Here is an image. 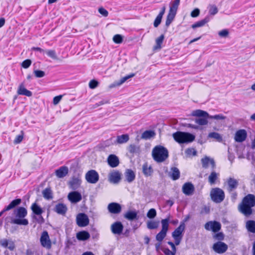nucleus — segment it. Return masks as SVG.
Here are the masks:
<instances>
[{
	"instance_id": "f257e3e1",
	"label": "nucleus",
	"mask_w": 255,
	"mask_h": 255,
	"mask_svg": "<svg viewBox=\"0 0 255 255\" xmlns=\"http://www.w3.org/2000/svg\"><path fill=\"white\" fill-rule=\"evenodd\" d=\"M255 206V196L249 194L246 196L239 204V211L246 216H250L253 213L252 208Z\"/></svg>"
},
{
	"instance_id": "f03ea898",
	"label": "nucleus",
	"mask_w": 255,
	"mask_h": 255,
	"mask_svg": "<svg viewBox=\"0 0 255 255\" xmlns=\"http://www.w3.org/2000/svg\"><path fill=\"white\" fill-rule=\"evenodd\" d=\"M14 218L11 219V223L18 225L26 226L28 224V221L25 217L27 215V211L26 208L23 207H19L14 210L13 212Z\"/></svg>"
},
{
	"instance_id": "7ed1b4c3",
	"label": "nucleus",
	"mask_w": 255,
	"mask_h": 255,
	"mask_svg": "<svg viewBox=\"0 0 255 255\" xmlns=\"http://www.w3.org/2000/svg\"><path fill=\"white\" fill-rule=\"evenodd\" d=\"M152 156L155 161L161 163L168 158V151L166 148L162 145H156L152 149Z\"/></svg>"
},
{
	"instance_id": "20e7f679",
	"label": "nucleus",
	"mask_w": 255,
	"mask_h": 255,
	"mask_svg": "<svg viewBox=\"0 0 255 255\" xmlns=\"http://www.w3.org/2000/svg\"><path fill=\"white\" fill-rule=\"evenodd\" d=\"M172 135L174 140L179 143L191 142L195 139V136L193 134L182 131H177Z\"/></svg>"
},
{
	"instance_id": "39448f33",
	"label": "nucleus",
	"mask_w": 255,
	"mask_h": 255,
	"mask_svg": "<svg viewBox=\"0 0 255 255\" xmlns=\"http://www.w3.org/2000/svg\"><path fill=\"white\" fill-rule=\"evenodd\" d=\"M180 0H174L170 3L169 10L165 21L166 27H168L173 20L180 4Z\"/></svg>"
},
{
	"instance_id": "423d86ee",
	"label": "nucleus",
	"mask_w": 255,
	"mask_h": 255,
	"mask_svg": "<svg viewBox=\"0 0 255 255\" xmlns=\"http://www.w3.org/2000/svg\"><path fill=\"white\" fill-rule=\"evenodd\" d=\"M210 196L213 201L217 203H219L224 200L225 193L222 189L219 188H215L211 190Z\"/></svg>"
},
{
	"instance_id": "0eeeda50",
	"label": "nucleus",
	"mask_w": 255,
	"mask_h": 255,
	"mask_svg": "<svg viewBox=\"0 0 255 255\" xmlns=\"http://www.w3.org/2000/svg\"><path fill=\"white\" fill-rule=\"evenodd\" d=\"M185 228V225L184 222L180 223L179 226L172 233V237L174 240L175 244L176 246L180 244L182 239V233Z\"/></svg>"
},
{
	"instance_id": "6e6552de",
	"label": "nucleus",
	"mask_w": 255,
	"mask_h": 255,
	"mask_svg": "<svg viewBox=\"0 0 255 255\" xmlns=\"http://www.w3.org/2000/svg\"><path fill=\"white\" fill-rule=\"evenodd\" d=\"M41 245L46 249L49 250L51 248L52 243L50 239L48 233L46 231H44L41 235L40 238Z\"/></svg>"
},
{
	"instance_id": "1a4fd4ad",
	"label": "nucleus",
	"mask_w": 255,
	"mask_h": 255,
	"mask_svg": "<svg viewBox=\"0 0 255 255\" xmlns=\"http://www.w3.org/2000/svg\"><path fill=\"white\" fill-rule=\"evenodd\" d=\"M85 179L88 183L95 184L99 180V175L96 170L92 169L86 173Z\"/></svg>"
},
{
	"instance_id": "9d476101",
	"label": "nucleus",
	"mask_w": 255,
	"mask_h": 255,
	"mask_svg": "<svg viewBox=\"0 0 255 255\" xmlns=\"http://www.w3.org/2000/svg\"><path fill=\"white\" fill-rule=\"evenodd\" d=\"M204 227L206 230H211L212 232L216 233L221 230V225L217 221H209L205 224Z\"/></svg>"
},
{
	"instance_id": "9b49d317",
	"label": "nucleus",
	"mask_w": 255,
	"mask_h": 255,
	"mask_svg": "<svg viewBox=\"0 0 255 255\" xmlns=\"http://www.w3.org/2000/svg\"><path fill=\"white\" fill-rule=\"evenodd\" d=\"M77 224L79 227L87 226L89 223V220L87 215L84 213H79L76 217Z\"/></svg>"
},
{
	"instance_id": "f8f14e48",
	"label": "nucleus",
	"mask_w": 255,
	"mask_h": 255,
	"mask_svg": "<svg viewBox=\"0 0 255 255\" xmlns=\"http://www.w3.org/2000/svg\"><path fill=\"white\" fill-rule=\"evenodd\" d=\"M228 249V246L222 242H218L213 246V250L218 254L224 253Z\"/></svg>"
},
{
	"instance_id": "ddd939ff",
	"label": "nucleus",
	"mask_w": 255,
	"mask_h": 255,
	"mask_svg": "<svg viewBox=\"0 0 255 255\" xmlns=\"http://www.w3.org/2000/svg\"><path fill=\"white\" fill-rule=\"evenodd\" d=\"M238 185V181L234 178L230 177L227 180V190L229 193L236 190Z\"/></svg>"
},
{
	"instance_id": "4468645a",
	"label": "nucleus",
	"mask_w": 255,
	"mask_h": 255,
	"mask_svg": "<svg viewBox=\"0 0 255 255\" xmlns=\"http://www.w3.org/2000/svg\"><path fill=\"white\" fill-rule=\"evenodd\" d=\"M247 137V132L245 129H239L235 134L234 139L236 142H242L246 140Z\"/></svg>"
},
{
	"instance_id": "2eb2a0df",
	"label": "nucleus",
	"mask_w": 255,
	"mask_h": 255,
	"mask_svg": "<svg viewBox=\"0 0 255 255\" xmlns=\"http://www.w3.org/2000/svg\"><path fill=\"white\" fill-rule=\"evenodd\" d=\"M182 190L185 195L190 196L193 194L195 188L193 184L191 183L186 182L182 186Z\"/></svg>"
},
{
	"instance_id": "dca6fc26",
	"label": "nucleus",
	"mask_w": 255,
	"mask_h": 255,
	"mask_svg": "<svg viewBox=\"0 0 255 255\" xmlns=\"http://www.w3.org/2000/svg\"><path fill=\"white\" fill-rule=\"evenodd\" d=\"M68 200L72 203H76L82 200V195L77 191H72L68 195Z\"/></svg>"
},
{
	"instance_id": "f3484780",
	"label": "nucleus",
	"mask_w": 255,
	"mask_h": 255,
	"mask_svg": "<svg viewBox=\"0 0 255 255\" xmlns=\"http://www.w3.org/2000/svg\"><path fill=\"white\" fill-rule=\"evenodd\" d=\"M124 226L121 222H116L112 224L111 229L114 234L120 235L122 234Z\"/></svg>"
},
{
	"instance_id": "a211bd4d",
	"label": "nucleus",
	"mask_w": 255,
	"mask_h": 255,
	"mask_svg": "<svg viewBox=\"0 0 255 255\" xmlns=\"http://www.w3.org/2000/svg\"><path fill=\"white\" fill-rule=\"evenodd\" d=\"M108 209L111 213L117 214L121 212L122 207L120 204L113 202L108 205Z\"/></svg>"
},
{
	"instance_id": "6ab92c4d",
	"label": "nucleus",
	"mask_w": 255,
	"mask_h": 255,
	"mask_svg": "<svg viewBox=\"0 0 255 255\" xmlns=\"http://www.w3.org/2000/svg\"><path fill=\"white\" fill-rule=\"evenodd\" d=\"M121 179V174L118 171L111 172L109 176V180L111 183L117 184Z\"/></svg>"
},
{
	"instance_id": "aec40b11",
	"label": "nucleus",
	"mask_w": 255,
	"mask_h": 255,
	"mask_svg": "<svg viewBox=\"0 0 255 255\" xmlns=\"http://www.w3.org/2000/svg\"><path fill=\"white\" fill-rule=\"evenodd\" d=\"M201 163L202 167L204 168H207L209 167V164L211 165V167L213 170H214L216 167V164L214 159L210 158L207 156L201 159Z\"/></svg>"
},
{
	"instance_id": "412c9836",
	"label": "nucleus",
	"mask_w": 255,
	"mask_h": 255,
	"mask_svg": "<svg viewBox=\"0 0 255 255\" xmlns=\"http://www.w3.org/2000/svg\"><path fill=\"white\" fill-rule=\"evenodd\" d=\"M107 161L108 164L113 168L117 167L120 163L119 158L115 154H110L108 157Z\"/></svg>"
},
{
	"instance_id": "4be33fe9",
	"label": "nucleus",
	"mask_w": 255,
	"mask_h": 255,
	"mask_svg": "<svg viewBox=\"0 0 255 255\" xmlns=\"http://www.w3.org/2000/svg\"><path fill=\"white\" fill-rule=\"evenodd\" d=\"M125 219L128 221L137 220L139 218L137 215V212L135 210L128 211L124 215Z\"/></svg>"
},
{
	"instance_id": "5701e85b",
	"label": "nucleus",
	"mask_w": 255,
	"mask_h": 255,
	"mask_svg": "<svg viewBox=\"0 0 255 255\" xmlns=\"http://www.w3.org/2000/svg\"><path fill=\"white\" fill-rule=\"evenodd\" d=\"M21 199H15V200H13V201H12L8 206H6L3 209V210H2L0 212V217L3 214V213L4 212L10 210L14 208L16 206L19 205L21 203Z\"/></svg>"
},
{
	"instance_id": "b1692460",
	"label": "nucleus",
	"mask_w": 255,
	"mask_h": 255,
	"mask_svg": "<svg viewBox=\"0 0 255 255\" xmlns=\"http://www.w3.org/2000/svg\"><path fill=\"white\" fill-rule=\"evenodd\" d=\"M68 168L67 166H63L56 170L55 173L58 178H62L68 174Z\"/></svg>"
},
{
	"instance_id": "393cba45",
	"label": "nucleus",
	"mask_w": 255,
	"mask_h": 255,
	"mask_svg": "<svg viewBox=\"0 0 255 255\" xmlns=\"http://www.w3.org/2000/svg\"><path fill=\"white\" fill-rule=\"evenodd\" d=\"M81 184V179L79 177H73L69 182V186L72 190L77 189Z\"/></svg>"
},
{
	"instance_id": "a878e982",
	"label": "nucleus",
	"mask_w": 255,
	"mask_h": 255,
	"mask_svg": "<svg viewBox=\"0 0 255 255\" xmlns=\"http://www.w3.org/2000/svg\"><path fill=\"white\" fill-rule=\"evenodd\" d=\"M54 211L58 214L64 215L67 212V208L65 204L58 203L55 205Z\"/></svg>"
},
{
	"instance_id": "bb28decb",
	"label": "nucleus",
	"mask_w": 255,
	"mask_h": 255,
	"mask_svg": "<svg viewBox=\"0 0 255 255\" xmlns=\"http://www.w3.org/2000/svg\"><path fill=\"white\" fill-rule=\"evenodd\" d=\"M17 93L18 95H24L27 97H31L32 95V92L25 88L23 83H21L19 85Z\"/></svg>"
},
{
	"instance_id": "cd10ccee",
	"label": "nucleus",
	"mask_w": 255,
	"mask_h": 255,
	"mask_svg": "<svg viewBox=\"0 0 255 255\" xmlns=\"http://www.w3.org/2000/svg\"><path fill=\"white\" fill-rule=\"evenodd\" d=\"M166 10V6L164 5L163 6V7L161 8V10H160V12L158 14V15L155 18L153 25L155 27H157L159 26V25L160 24L163 15H164Z\"/></svg>"
},
{
	"instance_id": "c85d7f7f",
	"label": "nucleus",
	"mask_w": 255,
	"mask_h": 255,
	"mask_svg": "<svg viewBox=\"0 0 255 255\" xmlns=\"http://www.w3.org/2000/svg\"><path fill=\"white\" fill-rule=\"evenodd\" d=\"M126 181L128 183L132 182L135 178V173L130 169H127L125 172Z\"/></svg>"
},
{
	"instance_id": "c756f323",
	"label": "nucleus",
	"mask_w": 255,
	"mask_h": 255,
	"mask_svg": "<svg viewBox=\"0 0 255 255\" xmlns=\"http://www.w3.org/2000/svg\"><path fill=\"white\" fill-rule=\"evenodd\" d=\"M180 171L175 167L171 168L170 171L169 172V176L173 180H176L180 177Z\"/></svg>"
},
{
	"instance_id": "7c9ffc66",
	"label": "nucleus",
	"mask_w": 255,
	"mask_h": 255,
	"mask_svg": "<svg viewBox=\"0 0 255 255\" xmlns=\"http://www.w3.org/2000/svg\"><path fill=\"white\" fill-rule=\"evenodd\" d=\"M90 237V234L85 231L79 232L76 234V238L79 241H86L88 240Z\"/></svg>"
},
{
	"instance_id": "2f4dec72",
	"label": "nucleus",
	"mask_w": 255,
	"mask_h": 255,
	"mask_svg": "<svg viewBox=\"0 0 255 255\" xmlns=\"http://www.w3.org/2000/svg\"><path fill=\"white\" fill-rule=\"evenodd\" d=\"M211 19L210 16H206L204 19L198 21L193 24L192 25L193 28H196L197 27H201L204 26L206 23H208Z\"/></svg>"
},
{
	"instance_id": "473e14b6",
	"label": "nucleus",
	"mask_w": 255,
	"mask_h": 255,
	"mask_svg": "<svg viewBox=\"0 0 255 255\" xmlns=\"http://www.w3.org/2000/svg\"><path fill=\"white\" fill-rule=\"evenodd\" d=\"M142 172L145 176L148 177L152 175L153 169L151 166H148L147 163H145L142 165Z\"/></svg>"
},
{
	"instance_id": "72a5a7b5",
	"label": "nucleus",
	"mask_w": 255,
	"mask_h": 255,
	"mask_svg": "<svg viewBox=\"0 0 255 255\" xmlns=\"http://www.w3.org/2000/svg\"><path fill=\"white\" fill-rule=\"evenodd\" d=\"M33 213L36 215H41L43 211L42 209L36 203H34L31 206Z\"/></svg>"
},
{
	"instance_id": "f704fd0d",
	"label": "nucleus",
	"mask_w": 255,
	"mask_h": 255,
	"mask_svg": "<svg viewBox=\"0 0 255 255\" xmlns=\"http://www.w3.org/2000/svg\"><path fill=\"white\" fill-rule=\"evenodd\" d=\"M208 137L211 138L215 139L217 141L221 142L223 141L222 136L216 132H211L209 133Z\"/></svg>"
},
{
	"instance_id": "c9c22d12",
	"label": "nucleus",
	"mask_w": 255,
	"mask_h": 255,
	"mask_svg": "<svg viewBox=\"0 0 255 255\" xmlns=\"http://www.w3.org/2000/svg\"><path fill=\"white\" fill-rule=\"evenodd\" d=\"M164 39V35L163 34H161L159 37L156 39V44L153 47L154 50H159L161 49V44L163 43Z\"/></svg>"
},
{
	"instance_id": "e433bc0d",
	"label": "nucleus",
	"mask_w": 255,
	"mask_h": 255,
	"mask_svg": "<svg viewBox=\"0 0 255 255\" xmlns=\"http://www.w3.org/2000/svg\"><path fill=\"white\" fill-rule=\"evenodd\" d=\"M193 116L198 117H203V118H207L209 117V114L204 111L201 110H196L193 112L192 113Z\"/></svg>"
},
{
	"instance_id": "4c0bfd02",
	"label": "nucleus",
	"mask_w": 255,
	"mask_h": 255,
	"mask_svg": "<svg viewBox=\"0 0 255 255\" xmlns=\"http://www.w3.org/2000/svg\"><path fill=\"white\" fill-rule=\"evenodd\" d=\"M43 197L46 200H50L53 198L52 192L50 188H46L42 191Z\"/></svg>"
},
{
	"instance_id": "58836bf2",
	"label": "nucleus",
	"mask_w": 255,
	"mask_h": 255,
	"mask_svg": "<svg viewBox=\"0 0 255 255\" xmlns=\"http://www.w3.org/2000/svg\"><path fill=\"white\" fill-rule=\"evenodd\" d=\"M155 134V132L152 130H145L142 133L141 138L144 139H148L154 136Z\"/></svg>"
},
{
	"instance_id": "ea45409f",
	"label": "nucleus",
	"mask_w": 255,
	"mask_h": 255,
	"mask_svg": "<svg viewBox=\"0 0 255 255\" xmlns=\"http://www.w3.org/2000/svg\"><path fill=\"white\" fill-rule=\"evenodd\" d=\"M129 140V136L127 134L119 135L117 137V142L122 144L127 142Z\"/></svg>"
},
{
	"instance_id": "a19ab883",
	"label": "nucleus",
	"mask_w": 255,
	"mask_h": 255,
	"mask_svg": "<svg viewBox=\"0 0 255 255\" xmlns=\"http://www.w3.org/2000/svg\"><path fill=\"white\" fill-rule=\"evenodd\" d=\"M246 227L248 231L255 233V221H248L246 223Z\"/></svg>"
},
{
	"instance_id": "79ce46f5",
	"label": "nucleus",
	"mask_w": 255,
	"mask_h": 255,
	"mask_svg": "<svg viewBox=\"0 0 255 255\" xmlns=\"http://www.w3.org/2000/svg\"><path fill=\"white\" fill-rule=\"evenodd\" d=\"M158 226L159 222L157 221L150 220L147 222V228L150 230L157 229Z\"/></svg>"
},
{
	"instance_id": "37998d69",
	"label": "nucleus",
	"mask_w": 255,
	"mask_h": 255,
	"mask_svg": "<svg viewBox=\"0 0 255 255\" xmlns=\"http://www.w3.org/2000/svg\"><path fill=\"white\" fill-rule=\"evenodd\" d=\"M218 174H217L215 171H213L210 175L209 176L208 178V181L210 183V184H213L215 183L216 180L218 178Z\"/></svg>"
},
{
	"instance_id": "c03bdc74",
	"label": "nucleus",
	"mask_w": 255,
	"mask_h": 255,
	"mask_svg": "<svg viewBox=\"0 0 255 255\" xmlns=\"http://www.w3.org/2000/svg\"><path fill=\"white\" fill-rule=\"evenodd\" d=\"M169 219L166 218L162 219L161 221L162 225V229L161 231H163L167 232L169 227Z\"/></svg>"
},
{
	"instance_id": "a18cd8bd",
	"label": "nucleus",
	"mask_w": 255,
	"mask_h": 255,
	"mask_svg": "<svg viewBox=\"0 0 255 255\" xmlns=\"http://www.w3.org/2000/svg\"><path fill=\"white\" fill-rule=\"evenodd\" d=\"M209 13L210 15H214L218 12L217 7L214 4H210L208 6Z\"/></svg>"
},
{
	"instance_id": "49530a36",
	"label": "nucleus",
	"mask_w": 255,
	"mask_h": 255,
	"mask_svg": "<svg viewBox=\"0 0 255 255\" xmlns=\"http://www.w3.org/2000/svg\"><path fill=\"white\" fill-rule=\"evenodd\" d=\"M128 149L130 153H134L139 151V146L135 144H130L128 146Z\"/></svg>"
},
{
	"instance_id": "de8ad7c7",
	"label": "nucleus",
	"mask_w": 255,
	"mask_h": 255,
	"mask_svg": "<svg viewBox=\"0 0 255 255\" xmlns=\"http://www.w3.org/2000/svg\"><path fill=\"white\" fill-rule=\"evenodd\" d=\"M167 232L161 231L156 236V240L159 242H161L166 236Z\"/></svg>"
},
{
	"instance_id": "09e8293b",
	"label": "nucleus",
	"mask_w": 255,
	"mask_h": 255,
	"mask_svg": "<svg viewBox=\"0 0 255 255\" xmlns=\"http://www.w3.org/2000/svg\"><path fill=\"white\" fill-rule=\"evenodd\" d=\"M209 119H214L216 120H224L226 119V117L222 114H218L214 116H210L209 115Z\"/></svg>"
},
{
	"instance_id": "8fccbe9b",
	"label": "nucleus",
	"mask_w": 255,
	"mask_h": 255,
	"mask_svg": "<svg viewBox=\"0 0 255 255\" xmlns=\"http://www.w3.org/2000/svg\"><path fill=\"white\" fill-rule=\"evenodd\" d=\"M205 118H198L195 120V123L200 126H205L208 124V121Z\"/></svg>"
},
{
	"instance_id": "3c124183",
	"label": "nucleus",
	"mask_w": 255,
	"mask_h": 255,
	"mask_svg": "<svg viewBox=\"0 0 255 255\" xmlns=\"http://www.w3.org/2000/svg\"><path fill=\"white\" fill-rule=\"evenodd\" d=\"M156 216V211L155 209H150L147 213V217L149 219H153Z\"/></svg>"
},
{
	"instance_id": "603ef678",
	"label": "nucleus",
	"mask_w": 255,
	"mask_h": 255,
	"mask_svg": "<svg viewBox=\"0 0 255 255\" xmlns=\"http://www.w3.org/2000/svg\"><path fill=\"white\" fill-rule=\"evenodd\" d=\"M213 238L216 240L222 241L224 239V235L222 232H219L215 234L213 236Z\"/></svg>"
},
{
	"instance_id": "864d4df0",
	"label": "nucleus",
	"mask_w": 255,
	"mask_h": 255,
	"mask_svg": "<svg viewBox=\"0 0 255 255\" xmlns=\"http://www.w3.org/2000/svg\"><path fill=\"white\" fill-rule=\"evenodd\" d=\"M123 40V37L120 34H116L113 37V41L116 43H121Z\"/></svg>"
},
{
	"instance_id": "5fc2aeb1",
	"label": "nucleus",
	"mask_w": 255,
	"mask_h": 255,
	"mask_svg": "<svg viewBox=\"0 0 255 255\" xmlns=\"http://www.w3.org/2000/svg\"><path fill=\"white\" fill-rule=\"evenodd\" d=\"M135 74L134 73H131L129 75H127L122 78L120 79V84H123L124 83H125L127 80L129 79L130 78L133 77L134 76Z\"/></svg>"
},
{
	"instance_id": "6e6d98bb",
	"label": "nucleus",
	"mask_w": 255,
	"mask_h": 255,
	"mask_svg": "<svg viewBox=\"0 0 255 255\" xmlns=\"http://www.w3.org/2000/svg\"><path fill=\"white\" fill-rule=\"evenodd\" d=\"M185 153L187 155H193V156H195L196 155V153H197V152L196 151V150L194 148H187L186 150H185Z\"/></svg>"
},
{
	"instance_id": "4d7b16f0",
	"label": "nucleus",
	"mask_w": 255,
	"mask_h": 255,
	"mask_svg": "<svg viewBox=\"0 0 255 255\" xmlns=\"http://www.w3.org/2000/svg\"><path fill=\"white\" fill-rule=\"evenodd\" d=\"M34 74L35 77L37 78L43 77L45 75V72L44 71L38 70H34Z\"/></svg>"
},
{
	"instance_id": "13d9d810",
	"label": "nucleus",
	"mask_w": 255,
	"mask_h": 255,
	"mask_svg": "<svg viewBox=\"0 0 255 255\" xmlns=\"http://www.w3.org/2000/svg\"><path fill=\"white\" fill-rule=\"evenodd\" d=\"M21 134L18 135L16 136L13 141L14 143L18 144L22 141L23 138V133L22 131H21Z\"/></svg>"
},
{
	"instance_id": "bf43d9fd",
	"label": "nucleus",
	"mask_w": 255,
	"mask_h": 255,
	"mask_svg": "<svg viewBox=\"0 0 255 255\" xmlns=\"http://www.w3.org/2000/svg\"><path fill=\"white\" fill-rule=\"evenodd\" d=\"M98 84L99 83L97 81L95 80H92L90 81L89 86L91 89H93L96 88L98 86Z\"/></svg>"
},
{
	"instance_id": "052dcab7",
	"label": "nucleus",
	"mask_w": 255,
	"mask_h": 255,
	"mask_svg": "<svg viewBox=\"0 0 255 255\" xmlns=\"http://www.w3.org/2000/svg\"><path fill=\"white\" fill-rule=\"evenodd\" d=\"M47 55L50 57L55 59L57 58L55 51L53 50H49L46 51Z\"/></svg>"
},
{
	"instance_id": "680f3d73",
	"label": "nucleus",
	"mask_w": 255,
	"mask_h": 255,
	"mask_svg": "<svg viewBox=\"0 0 255 255\" xmlns=\"http://www.w3.org/2000/svg\"><path fill=\"white\" fill-rule=\"evenodd\" d=\"M31 64V61L30 59H26L23 61L21 64V66L24 68H28Z\"/></svg>"
},
{
	"instance_id": "e2e57ef3",
	"label": "nucleus",
	"mask_w": 255,
	"mask_h": 255,
	"mask_svg": "<svg viewBox=\"0 0 255 255\" xmlns=\"http://www.w3.org/2000/svg\"><path fill=\"white\" fill-rule=\"evenodd\" d=\"M99 12L105 17H107L108 15V11L103 7H100L98 9Z\"/></svg>"
},
{
	"instance_id": "0e129e2a",
	"label": "nucleus",
	"mask_w": 255,
	"mask_h": 255,
	"mask_svg": "<svg viewBox=\"0 0 255 255\" xmlns=\"http://www.w3.org/2000/svg\"><path fill=\"white\" fill-rule=\"evenodd\" d=\"M219 35L222 37H226L229 34V31L227 29H223L218 33Z\"/></svg>"
},
{
	"instance_id": "69168bd1",
	"label": "nucleus",
	"mask_w": 255,
	"mask_h": 255,
	"mask_svg": "<svg viewBox=\"0 0 255 255\" xmlns=\"http://www.w3.org/2000/svg\"><path fill=\"white\" fill-rule=\"evenodd\" d=\"M62 96H63L62 95H59V96H57L53 98V104L54 105H57L60 102V101H61V99L62 98Z\"/></svg>"
},
{
	"instance_id": "338daca9",
	"label": "nucleus",
	"mask_w": 255,
	"mask_h": 255,
	"mask_svg": "<svg viewBox=\"0 0 255 255\" xmlns=\"http://www.w3.org/2000/svg\"><path fill=\"white\" fill-rule=\"evenodd\" d=\"M200 14V10L199 8H195L191 12V16L192 17H196L198 16Z\"/></svg>"
},
{
	"instance_id": "774afa93",
	"label": "nucleus",
	"mask_w": 255,
	"mask_h": 255,
	"mask_svg": "<svg viewBox=\"0 0 255 255\" xmlns=\"http://www.w3.org/2000/svg\"><path fill=\"white\" fill-rule=\"evenodd\" d=\"M161 250L166 255H169V254L173 255V254L172 253L173 252L172 251H170L168 248H162L161 249Z\"/></svg>"
}]
</instances>
